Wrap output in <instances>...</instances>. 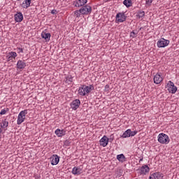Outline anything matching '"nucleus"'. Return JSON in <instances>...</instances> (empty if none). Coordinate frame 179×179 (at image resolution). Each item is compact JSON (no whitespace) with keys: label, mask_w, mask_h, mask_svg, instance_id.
<instances>
[{"label":"nucleus","mask_w":179,"mask_h":179,"mask_svg":"<svg viewBox=\"0 0 179 179\" xmlns=\"http://www.w3.org/2000/svg\"><path fill=\"white\" fill-rule=\"evenodd\" d=\"M158 142L162 145H168L170 142V138L167 134L161 133L158 135Z\"/></svg>","instance_id":"obj_1"},{"label":"nucleus","mask_w":179,"mask_h":179,"mask_svg":"<svg viewBox=\"0 0 179 179\" xmlns=\"http://www.w3.org/2000/svg\"><path fill=\"white\" fill-rule=\"evenodd\" d=\"M169 44H170L169 40L162 38L157 41V46L158 47V48H165V47H167Z\"/></svg>","instance_id":"obj_2"},{"label":"nucleus","mask_w":179,"mask_h":179,"mask_svg":"<svg viewBox=\"0 0 179 179\" xmlns=\"http://www.w3.org/2000/svg\"><path fill=\"white\" fill-rule=\"evenodd\" d=\"M80 12L82 15H90L92 13V6L89 4H85L80 8Z\"/></svg>","instance_id":"obj_3"},{"label":"nucleus","mask_w":179,"mask_h":179,"mask_svg":"<svg viewBox=\"0 0 179 179\" xmlns=\"http://www.w3.org/2000/svg\"><path fill=\"white\" fill-rule=\"evenodd\" d=\"M136 134H138V131L135 130L132 131L131 129H128L123 133L122 136H120V138H131V136H135Z\"/></svg>","instance_id":"obj_4"},{"label":"nucleus","mask_w":179,"mask_h":179,"mask_svg":"<svg viewBox=\"0 0 179 179\" xmlns=\"http://www.w3.org/2000/svg\"><path fill=\"white\" fill-rule=\"evenodd\" d=\"M127 20V15L124 13H118L115 17V23H124Z\"/></svg>","instance_id":"obj_5"},{"label":"nucleus","mask_w":179,"mask_h":179,"mask_svg":"<svg viewBox=\"0 0 179 179\" xmlns=\"http://www.w3.org/2000/svg\"><path fill=\"white\" fill-rule=\"evenodd\" d=\"M167 86L169 93H172V94L176 93L177 87H176V85H174V83H173L172 81H169Z\"/></svg>","instance_id":"obj_6"},{"label":"nucleus","mask_w":179,"mask_h":179,"mask_svg":"<svg viewBox=\"0 0 179 179\" xmlns=\"http://www.w3.org/2000/svg\"><path fill=\"white\" fill-rule=\"evenodd\" d=\"M87 3V0H76L73 1V5L76 6V8H82Z\"/></svg>","instance_id":"obj_7"},{"label":"nucleus","mask_w":179,"mask_h":179,"mask_svg":"<svg viewBox=\"0 0 179 179\" xmlns=\"http://www.w3.org/2000/svg\"><path fill=\"white\" fill-rule=\"evenodd\" d=\"M163 173L161 172L150 173L149 179H163Z\"/></svg>","instance_id":"obj_8"},{"label":"nucleus","mask_w":179,"mask_h":179,"mask_svg":"<svg viewBox=\"0 0 179 179\" xmlns=\"http://www.w3.org/2000/svg\"><path fill=\"white\" fill-rule=\"evenodd\" d=\"M150 169L148 165H144L141 167L140 169H138V171L141 176H145L146 173H149Z\"/></svg>","instance_id":"obj_9"},{"label":"nucleus","mask_w":179,"mask_h":179,"mask_svg":"<svg viewBox=\"0 0 179 179\" xmlns=\"http://www.w3.org/2000/svg\"><path fill=\"white\" fill-rule=\"evenodd\" d=\"M16 57H17V53H16V52H9L8 53H7L6 55V59H7V62H9L10 61H12V59H15V58H16Z\"/></svg>","instance_id":"obj_10"},{"label":"nucleus","mask_w":179,"mask_h":179,"mask_svg":"<svg viewBox=\"0 0 179 179\" xmlns=\"http://www.w3.org/2000/svg\"><path fill=\"white\" fill-rule=\"evenodd\" d=\"M50 159H52V161H51L52 166H57V164H58V163H59L60 157L58 156L57 155H53L50 157Z\"/></svg>","instance_id":"obj_11"},{"label":"nucleus","mask_w":179,"mask_h":179,"mask_svg":"<svg viewBox=\"0 0 179 179\" xmlns=\"http://www.w3.org/2000/svg\"><path fill=\"white\" fill-rule=\"evenodd\" d=\"M14 19L15 22L17 23H20V22L23 20V14L22 12H17L16 14H15Z\"/></svg>","instance_id":"obj_12"},{"label":"nucleus","mask_w":179,"mask_h":179,"mask_svg":"<svg viewBox=\"0 0 179 179\" xmlns=\"http://www.w3.org/2000/svg\"><path fill=\"white\" fill-rule=\"evenodd\" d=\"M70 106L73 110H76L80 106V100L79 99L73 100L71 103Z\"/></svg>","instance_id":"obj_13"},{"label":"nucleus","mask_w":179,"mask_h":179,"mask_svg":"<svg viewBox=\"0 0 179 179\" xmlns=\"http://www.w3.org/2000/svg\"><path fill=\"white\" fill-rule=\"evenodd\" d=\"M101 146L106 148L108 145V138L107 136H103L99 141Z\"/></svg>","instance_id":"obj_14"},{"label":"nucleus","mask_w":179,"mask_h":179,"mask_svg":"<svg viewBox=\"0 0 179 179\" xmlns=\"http://www.w3.org/2000/svg\"><path fill=\"white\" fill-rule=\"evenodd\" d=\"M163 82V77L160 74L157 73L154 76V83L155 85H160Z\"/></svg>","instance_id":"obj_15"},{"label":"nucleus","mask_w":179,"mask_h":179,"mask_svg":"<svg viewBox=\"0 0 179 179\" xmlns=\"http://www.w3.org/2000/svg\"><path fill=\"white\" fill-rule=\"evenodd\" d=\"M71 173L73 174V176H80L82 173V168L80 166H75L73 168Z\"/></svg>","instance_id":"obj_16"},{"label":"nucleus","mask_w":179,"mask_h":179,"mask_svg":"<svg viewBox=\"0 0 179 179\" xmlns=\"http://www.w3.org/2000/svg\"><path fill=\"white\" fill-rule=\"evenodd\" d=\"M41 37L45 40V41H50L51 38V34L50 33H47L45 31H42L41 34Z\"/></svg>","instance_id":"obj_17"},{"label":"nucleus","mask_w":179,"mask_h":179,"mask_svg":"<svg viewBox=\"0 0 179 179\" xmlns=\"http://www.w3.org/2000/svg\"><path fill=\"white\" fill-rule=\"evenodd\" d=\"M55 134L57 135V136L61 138L62 136H64V135H66V131L64 129H57L55 131Z\"/></svg>","instance_id":"obj_18"},{"label":"nucleus","mask_w":179,"mask_h":179,"mask_svg":"<svg viewBox=\"0 0 179 179\" xmlns=\"http://www.w3.org/2000/svg\"><path fill=\"white\" fill-rule=\"evenodd\" d=\"M17 69H24L26 68V62H24V60H18L17 62Z\"/></svg>","instance_id":"obj_19"},{"label":"nucleus","mask_w":179,"mask_h":179,"mask_svg":"<svg viewBox=\"0 0 179 179\" xmlns=\"http://www.w3.org/2000/svg\"><path fill=\"white\" fill-rule=\"evenodd\" d=\"M0 124H1L0 128H1V129H3L4 131H6L8 129L7 128L9 125V122L6 121V119H5L4 120H2Z\"/></svg>","instance_id":"obj_20"},{"label":"nucleus","mask_w":179,"mask_h":179,"mask_svg":"<svg viewBox=\"0 0 179 179\" xmlns=\"http://www.w3.org/2000/svg\"><path fill=\"white\" fill-rule=\"evenodd\" d=\"M25 118H26V117H24V115H22V113H20L18 114L17 120V125H20L22 122H24Z\"/></svg>","instance_id":"obj_21"},{"label":"nucleus","mask_w":179,"mask_h":179,"mask_svg":"<svg viewBox=\"0 0 179 179\" xmlns=\"http://www.w3.org/2000/svg\"><path fill=\"white\" fill-rule=\"evenodd\" d=\"M31 3V0H24L21 4L22 8L23 9H27V8H30V4Z\"/></svg>","instance_id":"obj_22"},{"label":"nucleus","mask_w":179,"mask_h":179,"mask_svg":"<svg viewBox=\"0 0 179 179\" xmlns=\"http://www.w3.org/2000/svg\"><path fill=\"white\" fill-rule=\"evenodd\" d=\"M117 159L121 163H124V162H127V158L125 157V155H124V154L117 155Z\"/></svg>","instance_id":"obj_23"},{"label":"nucleus","mask_w":179,"mask_h":179,"mask_svg":"<svg viewBox=\"0 0 179 179\" xmlns=\"http://www.w3.org/2000/svg\"><path fill=\"white\" fill-rule=\"evenodd\" d=\"M123 5H124L126 8H131V6H132V0H124Z\"/></svg>","instance_id":"obj_24"},{"label":"nucleus","mask_w":179,"mask_h":179,"mask_svg":"<svg viewBox=\"0 0 179 179\" xmlns=\"http://www.w3.org/2000/svg\"><path fill=\"white\" fill-rule=\"evenodd\" d=\"M86 93L89 94L92 90H94V86L93 85H90L89 86L85 85Z\"/></svg>","instance_id":"obj_25"},{"label":"nucleus","mask_w":179,"mask_h":179,"mask_svg":"<svg viewBox=\"0 0 179 179\" xmlns=\"http://www.w3.org/2000/svg\"><path fill=\"white\" fill-rule=\"evenodd\" d=\"M137 17H138V19H141L142 17H144L145 16V11H142V10H138L137 12V15H136Z\"/></svg>","instance_id":"obj_26"},{"label":"nucleus","mask_w":179,"mask_h":179,"mask_svg":"<svg viewBox=\"0 0 179 179\" xmlns=\"http://www.w3.org/2000/svg\"><path fill=\"white\" fill-rule=\"evenodd\" d=\"M78 94H79L80 96H85V90H83V85L79 87V90H78Z\"/></svg>","instance_id":"obj_27"},{"label":"nucleus","mask_w":179,"mask_h":179,"mask_svg":"<svg viewBox=\"0 0 179 179\" xmlns=\"http://www.w3.org/2000/svg\"><path fill=\"white\" fill-rule=\"evenodd\" d=\"M138 33H139V31H138L136 30H133L130 33V37H132V38H135V37H136V34H138Z\"/></svg>","instance_id":"obj_28"},{"label":"nucleus","mask_w":179,"mask_h":179,"mask_svg":"<svg viewBox=\"0 0 179 179\" xmlns=\"http://www.w3.org/2000/svg\"><path fill=\"white\" fill-rule=\"evenodd\" d=\"M74 15L76 16V17H80L82 16V13L80 12V9L76 10L74 11Z\"/></svg>","instance_id":"obj_29"},{"label":"nucleus","mask_w":179,"mask_h":179,"mask_svg":"<svg viewBox=\"0 0 179 179\" xmlns=\"http://www.w3.org/2000/svg\"><path fill=\"white\" fill-rule=\"evenodd\" d=\"M73 77L72 76H69L66 78V83H72Z\"/></svg>","instance_id":"obj_30"},{"label":"nucleus","mask_w":179,"mask_h":179,"mask_svg":"<svg viewBox=\"0 0 179 179\" xmlns=\"http://www.w3.org/2000/svg\"><path fill=\"white\" fill-rule=\"evenodd\" d=\"M8 111H9V108H6V109H2L0 112V115H5V114H6V113H8Z\"/></svg>","instance_id":"obj_31"},{"label":"nucleus","mask_w":179,"mask_h":179,"mask_svg":"<svg viewBox=\"0 0 179 179\" xmlns=\"http://www.w3.org/2000/svg\"><path fill=\"white\" fill-rule=\"evenodd\" d=\"M113 141H114V135L112 134L110 136L109 138H108V142H110L111 143H113Z\"/></svg>","instance_id":"obj_32"},{"label":"nucleus","mask_w":179,"mask_h":179,"mask_svg":"<svg viewBox=\"0 0 179 179\" xmlns=\"http://www.w3.org/2000/svg\"><path fill=\"white\" fill-rule=\"evenodd\" d=\"M64 146H69V145H71V141H69V140H66L64 142Z\"/></svg>","instance_id":"obj_33"},{"label":"nucleus","mask_w":179,"mask_h":179,"mask_svg":"<svg viewBox=\"0 0 179 179\" xmlns=\"http://www.w3.org/2000/svg\"><path fill=\"white\" fill-rule=\"evenodd\" d=\"M20 113H22V115H24V117H26V115H27V109H25L24 110H22L21 112H20Z\"/></svg>","instance_id":"obj_34"},{"label":"nucleus","mask_w":179,"mask_h":179,"mask_svg":"<svg viewBox=\"0 0 179 179\" xmlns=\"http://www.w3.org/2000/svg\"><path fill=\"white\" fill-rule=\"evenodd\" d=\"M152 2H153V0H146L145 3L146 5H148V6H150L152 5Z\"/></svg>","instance_id":"obj_35"},{"label":"nucleus","mask_w":179,"mask_h":179,"mask_svg":"<svg viewBox=\"0 0 179 179\" xmlns=\"http://www.w3.org/2000/svg\"><path fill=\"white\" fill-rule=\"evenodd\" d=\"M110 90V85H105L104 92H109Z\"/></svg>","instance_id":"obj_36"},{"label":"nucleus","mask_w":179,"mask_h":179,"mask_svg":"<svg viewBox=\"0 0 179 179\" xmlns=\"http://www.w3.org/2000/svg\"><path fill=\"white\" fill-rule=\"evenodd\" d=\"M50 13H52V15H57V10L55 9L52 10Z\"/></svg>","instance_id":"obj_37"},{"label":"nucleus","mask_w":179,"mask_h":179,"mask_svg":"<svg viewBox=\"0 0 179 179\" xmlns=\"http://www.w3.org/2000/svg\"><path fill=\"white\" fill-rule=\"evenodd\" d=\"M17 50H18V52H19V53L23 52V48H17Z\"/></svg>","instance_id":"obj_38"},{"label":"nucleus","mask_w":179,"mask_h":179,"mask_svg":"<svg viewBox=\"0 0 179 179\" xmlns=\"http://www.w3.org/2000/svg\"><path fill=\"white\" fill-rule=\"evenodd\" d=\"M83 87L86 96V94H88L87 92H86V85H83Z\"/></svg>","instance_id":"obj_39"},{"label":"nucleus","mask_w":179,"mask_h":179,"mask_svg":"<svg viewBox=\"0 0 179 179\" xmlns=\"http://www.w3.org/2000/svg\"><path fill=\"white\" fill-rule=\"evenodd\" d=\"M2 129L0 128V140L2 139Z\"/></svg>","instance_id":"obj_40"},{"label":"nucleus","mask_w":179,"mask_h":179,"mask_svg":"<svg viewBox=\"0 0 179 179\" xmlns=\"http://www.w3.org/2000/svg\"><path fill=\"white\" fill-rule=\"evenodd\" d=\"M143 160V158L140 159L139 163H141Z\"/></svg>","instance_id":"obj_41"},{"label":"nucleus","mask_w":179,"mask_h":179,"mask_svg":"<svg viewBox=\"0 0 179 179\" xmlns=\"http://www.w3.org/2000/svg\"><path fill=\"white\" fill-rule=\"evenodd\" d=\"M142 29H143V28L141 27V28L139 29V30H142Z\"/></svg>","instance_id":"obj_42"},{"label":"nucleus","mask_w":179,"mask_h":179,"mask_svg":"<svg viewBox=\"0 0 179 179\" xmlns=\"http://www.w3.org/2000/svg\"><path fill=\"white\" fill-rule=\"evenodd\" d=\"M17 1H20V0H17Z\"/></svg>","instance_id":"obj_43"}]
</instances>
